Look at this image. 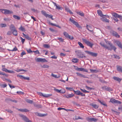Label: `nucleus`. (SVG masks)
Returning a JSON list of instances; mask_svg holds the SVG:
<instances>
[{"label": "nucleus", "mask_w": 122, "mask_h": 122, "mask_svg": "<svg viewBox=\"0 0 122 122\" xmlns=\"http://www.w3.org/2000/svg\"><path fill=\"white\" fill-rule=\"evenodd\" d=\"M107 42L108 43H107V45H108L107 46L106 49L111 51L112 49H113L114 51H115L116 48L114 46H113L112 43L110 41H108Z\"/></svg>", "instance_id": "obj_1"}, {"label": "nucleus", "mask_w": 122, "mask_h": 122, "mask_svg": "<svg viewBox=\"0 0 122 122\" xmlns=\"http://www.w3.org/2000/svg\"><path fill=\"white\" fill-rule=\"evenodd\" d=\"M82 40L88 46L92 48L93 46L94 45V44L92 42L87 40V39H82Z\"/></svg>", "instance_id": "obj_2"}, {"label": "nucleus", "mask_w": 122, "mask_h": 122, "mask_svg": "<svg viewBox=\"0 0 122 122\" xmlns=\"http://www.w3.org/2000/svg\"><path fill=\"white\" fill-rule=\"evenodd\" d=\"M76 55L78 58H83L85 57V56L83 54L81 51L78 50L75 51Z\"/></svg>", "instance_id": "obj_3"}, {"label": "nucleus", "mask_w": 122, "mask_h": 122, "mask_svg": "<svg viewBox=\"0 0 122 122\" xmlns=\"http://www.w3.org/2000/svg\"><path fill=\"white\" fill-rule=\"evenodd\" d=\"M0 10L5 14H11L13 13V12L12 11H10L7 9H0Z\"/></svg>", "instance_id": "obj_4"}, {"label": "nucleus", "mask_w": 122, "mask_h": 122, "mask_svg": "<svg viewBox=\"0 0 122 122\" xmlns=\"http://www.w3.org/2000/svg\"><path fill=\"white\" fill-rule=\"evenodd\" d=\"M41 13L47 18H51L52 20L53 19L52 18L53 16L52 15L47 14L45 11H41Z\"/></svg>", "instance_id": "obj_5"}, {"label": "nucleus", "mask_w": 122, "mask_h": 122, "mask_svg": "<svg viewBox=\"0 0 122 122\" xmlns=\"http://www.w3.org/2000/svg\"><path fill=\"white\" fill-rule=\"evenodd\" d=\"M37 93L38 95L41 96H42L45 97H48L52 95V94H43L41 92H37Z\"/></svg>", "instance_id": "obj_6"}, {"label": "nucleus", "mask_w": 122, "mask_h": 122, "mask_svg": "<svg viewBox=\"0 0 122 122\" xmlns=\"http://www.w3.org/2000/svg\"><path fill=\"white\" fill-rule=\"evenodd\" d=\"M69 20L72 23L75 25L77 28H80L81 27L78 23L74 20L71 19V18H70Z\"/></svg>", "instance_id": "obj_7"}, {"label": "nucleus", "mask_w": 122, "mask_h": 122, "mask_svg": "<svg viewBox=\"0 0 122 122\" xmlns=\"http://www.w3.org/2000/svg\"><path fill=\"white\" fill-rule=\"evenodd\" d=\"M63 34L65 37L71 40H72L73 39V37L72 36H70L66 32H64Z\"/></svg>", "instance_id": "obj_8"}, {"label": "nucleus", "mask_w": 122, "mask_h": 122, "mask_svg": "<svg viewBox=\"0 0 122 122\" xmlns=\"http://www.w3.org/2000/svg\"><path fill=\"white\" fill-rule=\"evenodd\" d=\"M36 60L38 62H47V61L45 58H38L36 59Z\"/></svg>", "instance_id": "obj_9"}, {"label": "nucleus", "mask_w": 122, "mask_h": 122, "mask_svg": "<svg viewBox=\"0 0 122 122\" xmlns=\"http://www.w3.org/2000/svg\"><path fill=\"white\" fill-rule=\"evenodd\" d=\"M102 88L103 90L106 91H108L109 92L112 91L113 90L112 89L106 86H103L102 87Z\"/></svg>", "instance_id": "obj_10"}, {"label": "nucleus", "mask_w": 122, "mask_h": 122, "mask_svg": "<svg viewBox=\"0 0 122 122\" xmlns=\"http://www.w3.org/2000/svg\"><path fill=\"white\" fill-rule=\"evenodd\" d=\"M85 52L87 54L96 57L97 56V53H93L88 51H85Z\"/></svg>", "instance_id": "obj_11"}, {"label": "nucleus", "mask_w": 122, "mask_h": 122, "mask_svg": "<svg viewBox=\"0 0 122 122\" xmlns=\"http://www.w3.org/2000/svg\"><path fill=\"white\" fill-rule=\"evenodd\" d=\"M110 101L113 103H116L120 104L121 103V102L116 100L115 99L113 98L111 99Z\"/></svg>", "instance_id": "obj_12"}, {"label": "nucleus", "mask_w": 122, "mask_h": 122, "mask_svg": "<svg viewBox=\"0 0 122 122\" xmlns=\"http://www.w3.org/2000/svg\"><path fill=\"white\" fill-rule=\"evenodd\" d=\"M86 29L92 32V33H93V30L92 28V26L86 25Z\"/></svg>", "instance_id": "obj_13"}, {"label": "nucleus", "mask_w": 122, "mask_h": 122, "mask_svg": "<svg viewBox=\"0 0 122 122\" xmlns=\"http://www.w3.org/2000/svg\"><path fill=\"white\" fill-rule=\"evenodd\" d=\"M22 119L26 122H32L31 121L29 120L28 118L22 115L21 116Z\"/></svg>", "instance_id": "obj_14"}, {"label": "nucleus", "mask_w": 122, "mask_h": 122, "mask_svg": "<svg viewBox=\"0 0 122 122\" xmlns=\"http://www.w3.org/2000/svg\"><path fill=\"white\" fill-rule=\"evenodd\" d=\"M116 43L117 45L119 47L122 49V45L121 44V42L118 41H117L115 42Z\"/></svg>", "instance_id": "obj_15"}, {"label": "nucleus", "mask_w": 122, "mask_h": 122, "mask_svg": "<svg viewBox=\"0 0 122 122\" xmlns=\"http://www.w3.org/2000/svg\"><path fill=\"white\" fill-rule=\"evenodd\" d=\"M22 34L23 35V36L26 39L30 41L31 40V38L28 35H25L24 33H23Z\"/></svg>", "instance_id": "obj_16"}, {"label": "nucleus", "mask_w": 122, "mask_h": 122, "mask_svg": "<svg viewBox=\"0 0 122 122\" xmlns=\"http://www.w3.org/2000/svg\"><path fill=\"white\" fill-rule=\"evenodd\" d=\"M9 28L11 31L16 29L15 27L12 24H11L9 27Z\"/></svg>", "instance_id": "obj_17"}, {"label": "nucleus", "mask_w": 122, "mask_h": 122, "mask_svg": "<svg viewBox=\"0 0 122 122\" xmlns=\"http://www.w3.org/2000/svg\"><path fill=\"white\" fill-rule=\"evenodd\" d=\"M76 73L77 74V75L81 77H82L84 78H86V76L84 75H82L80 73L78 72H76Z\"/></svg>", "instance_id": "obj_18"}, {"label": "nucleus", "mask_w": 122, "mask_h": 122, "mask_svg": "<svg viewBox=\"0 0 122 122\" xmlns=\"http://www.w3.org/2000/svg\"><path fill=\"white\" fill-rule=\"evenodd\" d=\"M117 70L121 72H122V67L118 66H117Z\"/></svg>", "instance_id": "obj_19"}, {"label": "nucleus", "mask_w": 122, "mask_h": 122, "mask_svg": "<svg viewBox=\"0 0 122 122\" xmlns=\"http://www.w3.org/2000/svg\"><path fill=\"white\" fill-rule=\"evenodd\" d=\"M113 79L119 82H120L122 80L121 79L119 78V77H117L116 76L113 77Z\"/></svg>", "instance_id": "obj_20"}, {"label": "nucleus", "mask_w": 122, "mask_h": 122, "mask_svg": "<svg viewBox=\"0 0 122 122\" xmlns=\"http://www.w3.org/2000/svg\"><path fill=\"white\" fill-rule=\"evenodd\" d=\"M97 101L99 103H100L101 104L105 106H106L107 107V105L103 101H101L99 99H98L97 100Z\"/></svg>", "instance_id": "obj_21"}, {"label": "nucleus", "mask_w": 122, "mask_h": 122, "mask_svg": "<svg viewBox=\"0 0 122 122\" xmlns=\"http://www.w3.org/2000/svg\"><path fill=\"white\" fill-rule=\"evenodd\" d=\"M97 13L98 15H99L100 16L102 17L103 16H106V15H103L102 14V12L100 10H97Z\"/></svg>", "instance_id": "obj_22"}, {"label": "nucleus", "mask_w": 122, "mask_h": 122, "mask_svg": "<svg viewBox=\"0 0 122 122\" xmlns=\"http://www.w3.org/2000/svg\"><path fill=\"white\" fill-rule=\"evenodd\" d=\"M51 76L55 78H58L60 77L61 76L59 75H56L52 73L51 74Z\"/></svg>", "instance_id": "obj_23"}, {"label": "nucleus", "mask_w": 122, "mask_h": 122, "mask_svg": "<svg viewBox=\"0 0 122 122\" xmlns=\"http://www.w3.org/2000/svg\"><path fill=\"white\" fill-rule=\"evenodd\" d=\"M12 33L15 36H17L18 35V32L17 30L16 29L12 31Z\"/></svg>", "instance_id": "obj_24"}, {"label": "nucleus", "mask_w": 122, "mask_h": 122, "mask_svg": "<svg viewBox=\"0 0 122 122\" xmlns=\"http://www.w3.org/2000/svg\"><path fill=\"white\" fill-rule=\"evenodd\" d=\"M112 34L113 36H115L119 38V36L117 32H116L113 31L112 33Z\"/></svg>", "instance_id": "obj_25"}, {"label": "nucleus", "mask_w": 122, "mask_h": 122, "mask_svg": "<svg viewBox=\"0 0 122 122\" xmlns=\"http://www.w3.org/2000/svg\"><path fill=\"white\" fill-rule=\"evenodd\" d=\"M112 15L115 18H118L119 15L117 14L114 12L112 14Z\"/></svg>", "instance_id": "obj_26"}, {"label": "nucleus", "mask_w": 122, "mask_h": 122, "mask_svg": "<svg viewBox=\"0 0 122 122\" xmlns=\"http://www.w3.org/2000/svg\"><path fill=\"white\" fill-rule=\"evenodd\" d=\"M102 20L103 21L105 22H109V20L107 19L106 18L103 17L101 18Z\"/></svg>", "instance_id": "obj_27"}, {"label": "nucleus", "mask_w": 122, "mask_h": 122, "mask_svg": "<svg viewBox=\"0 0 122 122\" xmlns=\"http://www.w3.org/2000/svg\"><path fill=\"white\" fill-rule=\"evenodd\" d=\"M36 114L39 116L41 117H42L46 115L44 114H42L40 113H36Z\"/></svg>", "instance_id": "obj_28"}, {"label": "nucleus", "mask_w": 122, "mask_h": 122, "mask_svg": "<svg viewBox=\"0 0 122 122\" xmlns=\"http://www.w3.org/2000/svg\"><path fill=\"white\" fill-rule=\"evenodd\" d=\"M78 59L76 58H74L72 60V62L75 63H77L78 61Z\"/></svg>", "instance_id": "obj_29"}, {"label": "nucleus", "mask_w": 122, "mask_h": 122, "mask_svg": "<svg viewBox=\"0 0 122 122\" xmlns=\"http://www.w3.org/2000/svg\"><path fill=\"white\" fill-rule=\"evenodd\" d=\"M19 110L22 112H27L29 111L28 110L26 109H19Z\"/></svg>", "instance_id": "obj_30"}, {"label": "nucleus", "mask_w": 122, "mask_h": 122, "mask_svg": "<svg viewBox=\"0 0 122 122\" xmlns=\"http://www.w3.org/2000/svg\"><path fill=\"white\" fill-rule=\"evenodd\" d=\"M100 44L103 47L106 49L107 46L104 43V42H101L100 43Z\"/></svg>", "instance_id": "obj_31"}, {"label": "nucleus", "mask_w": 122, "mask_h": 122, "mask_svg": "<svg viewBox=\"0 0 122 122\" xmlns=\"http://www.w3.org/2000/svg\"><path fill=\"white\" fill-rule=\"evenodd\" d=\"M74 96V95L73 94H70L68 95H65V96L67 98H69L72 97Z\"/></svg>", "instance_id": "obj_32"}, {"label": "nucleus", "mask_w": 122, "mask_h": 122, "mask_svg": "<svg viewBox=\"0 0 122 122\" xmlns=\"http://www.w3.org/2000/svg\"><path fill=\"white\" fill-rule=\"evenodd\" d=\"M74 92H75L76 94L77 95H80L81 92L80 91H75L73 90Z\"/></svg>", "instance_id": "obj_33"}, {"label": "nucleus", "mask_w": 122, "mask_h": 122, "mask_svg": "<svg viewBox=\"0 0 122 122\" xmlns=\"http://www.w3.org/2000/svg\"><path fill=\"white\" fill-rule=\"evenodd\" d=\"M78 44L80 46V47L82 48H83L84 47V46L80 42H78Z\"/></svg>", "instance_id": "obj_34"}, {"label": "nucleus", "mask_w": 122, "mask_h": 122, "mask_svg": "<svg viewBox=\"0 0 122 122\" xmlns=\"http://www.w3.org/2000/svg\"><path fill=\"white\" fill-rule=\"evenodd\" d=\"M19 30L22 31H25V29L23 27L22 25H21L20 27L19 28Z\"/></svg>", "instance_id": "obj_35"}, {"label": "nucleus", "mask_w": 122, "mask_h": 122, "mask_svg": "<svg viewBox=\"0 0 122 122\" xmlns=\"http://www.w3.org/2000/svg\"><path fill=\"white\" fill-rule=\"evenodd\" d=\"M50 24L52 26H56L57 27H58L59 28H61V27H60V26H59V25H55V24H53L52 23H50Z\"/></svg>", "instance_id": "obj_36"}, {"label": "nucleus", "mask_w": 122, "mask_h": 122, "mask_svg": "<svg viewBox=\"0 0 122 122\" xmlns=\"http://www.w3.org/2000/svg\"><path fill=\"white\" fill-rule=\"evenodd\" d=\"M49 66L47 65L44 64L43 65V66H41V67L43 68H49Z\"/></svg>", "instance_id": "obj_37"}, {"label": "nucleus", "mask_w": 122, "mask_h": 122, "mask_svg": "<svg viewBox=\"0 0 122 122\" xmlns=\"http://www.w3.org/2000/svg\"><path fill=\"white\" fill-rule=\"evenodd\" d=\"M13 17L15 19H17L18 20H19L20 19V17L19 16L15 15H13Z\"/></svg>", "instance_id": "obj_38"}, {"label": "nucleus", "mask_w": 122, "mask_h": 122, "mask_svg": "<svg viewBox=\"0 0 122 122\" xmlns=\"http://www.w3.org/2000/svg\"><path fill=\"white\" fill-rule=\"evenodd\" d=\"M114 56L115 58H116L118 59H119L120 58L119 56L117 55H112V56Z\"/></svg>", "instance_id": "obj_39"}, {"label": "nucleus", "mask_w": 122, "mask_h": 122, "mask_svg": "<svg viewBox=\"0 0 122 122\" xmlns=\"http://www.w3.org/2000/svg\"><path fill=\"white\" fill-rule=\"evenodd\" d=\"M77 13V14L80 15L81 16H84V13L81 11L79 12V13Z\"/></svg>", "instance_id": "obj_40"}, {"label": "nucleus", "mask_w": 122, "mask_h": 122, "mask_svg": "<svg viewBox=\"0 0 122 122\" xmlns=\"http://www.w3.org/2000/svg\"><path fill=\"white\" fill-rule=\"evenodd\" d=\"M26 102L29 103L31 104L33 102V101L29 100L28 99L26 100Z\"/></svg>", "instance_id": "obj_41"}, {"label": "nucleus", "mask_w": 122, "mask_h": 122, "mask_svg": "<svg viewBox=\"0 0 122 122\" xmlns=\"http://www.w3.org/2000/svg\"><path fill=\"white\" fill-rule=\"evenodd\" d=\"M16 71L17 72H19L21 71H23L25 72H26L27 71L26 70L22 69H17Z\"/></svg>", "instance_id": "obj_42"}, {"label": "nucleus", "mask_w": 122, "mask_h": 122, "mask_svg": "<svg viewBox=\"0 0 122 122\" xmlns=\"http://www.w3.org/2000/svg\"><path fill=\"white\" fill-rule=\"evenodd\" d=\"M92 106L93 107L96 109L97 108L99 107L98 105L96 104H93L92 105Z\"/></svg>", "instance_id": "obj_43"}, {"label": "nucleus", "mask_w": 122, "mask_h": 122, "mask_svg": "<svg viewBox=\"0 0 122 122\" xmlns=\"http://www.w3.org/2000/svg\"><path fill=\"white\" fill-rule=\"evenodd\" d=\"M76 70L78 71H82L83 70V68H78L77 67L76 69Z\"/></svg>", "instance_id": "obj_44"}, {"label": "nucleus", "mask_w": 122, "mask_h": 122, "mask_svg": "<svg viewBox=\"0 0 122 122\" xmlns=\"http://www.w3.org/2000/svg\"><path fill=\"white\" fill-rule=\"evenodd\" d=\"M6 26V25L5 24H1L0 25V26L2 28L5 27Z\"/></svg>", "instance_id": "obj_45"}, {"label": "nucleus", "mask_w": 122, "mask_h": 122, "mask_svg": "<svg viewBox=\"0 0 122 122\" xmlns=\"http://www.w3.org/2000/svg\"><path fill=\"white\" fill-rule=\"evenodd\" d=\"M43 46L45 48H49L50 47V46L49 45L46 44H44Z\"/></svg>", "instance_id": "obj_46"}, {"label": "nucleus", "mask_w": 122, "mask_h": 122, "mask_svg": "<svg viewBox=\"0 0 122 122\" xmlns=\"http://www.w3.org/2000/svg\"><path fill=\"white\" fill-rule=\"evenodd\" d=\"M34 106L38 108H41L42 107L39 104H36L34 105Z\"/></svg>", "instance_id": "obj_47"}, {"label": "nucleus", "mask_w": 122, "mask_h": 122, "mask_svg": "<svg viewBox=\"0 0 122 122\" xmlns=\"http://www.w3.org/2000/svg\"><path fill=\"white\" fill-rule=\"evenodd\" d=\"M80 90L81 91H82L83 92L86 93H88L89 92L87 91L86 90H85L84 89H82L81 88L80 89Z\"/></svg>", "instance_id": "obj_48"}, {"label": "nucleus", "mask_w": 122, "mask_h": 122, "mask_svg": "<svg viewBox=\"0 0 122 122\" xmlns=\"http://www.w3.org/2000/svg\"><path fill=\"white\" fill-rule=\"evenodd\" d=\"M32 52H34L36 54H40V52L38 50H37L36 51H32Z\"/></svg>", "instance_id": "obj_49"}, {"label": "nucleus", "mask_w": 122, "mask_h": 122, "mask_svg": "<svg viewBox=\"0 0 122 122\" xmlns=\"http://www.w3.org/2000/svg\"><path fill=\"white\" fill-rule=\"evenodd\" d=\"M7 72H8L9 73H15V72L14 71L11 70H8Z\"/></svg>", "instance_id": "obj_50"}, {"label": "nucleus", "mask_w": 122, "mask_h": 122, "mask_svg": "<svg viewBox=\"0 0 122 122\" xmlns=\"http://www.w3.org/2000/svg\"><path fill=\"white\" fill-rule=\"evenodd\" d=\"M20 38L21 40V42H22V43L23 44L25 41V39L23 38H22L21 36L20 37Z\"/></svg>", "instance_id": "obj_51"}, {"label": "nucleus", "mask_w": 122, "mask_h": 122, "mask_svg": "<svg viewBox=\"0 0 122 122\" xmlns=\"http://www.w3.org/2000/svg\"><path fill=\"white\" fill-rule=\"evenodd\" d=\"M17 76L18 77H19L21 79H24V77L22 75H17Z\"/></svg>", "instance_id": "obj_52"}, {"label": "nucleus", "mask_w": 122, "mask_h": 122, "mask_svg": "<svg viewBox=\"0 0 122 122\" xmlns=\"http://www.w3.org/2000/svg\"><path fill=\"white\" fill-rule=\"evenodd\" d=\"M26 54V53L25 52L23 51L20 54V56L21 57H22L24 55Z\"/></svg>", "instance_id": "obj_53"}, {"label": "nucleus", "mask_w": 122, "mask_h": 122, "mask_svg": "<svg viewBox=\"0 0 122 122\" xmlns=\"http://www.w3.org/2000/svg\"><path fill=\"white\" fill-rule=\"evenodd\" d=\"M86 119L89 122H92V118L87 117Z\"/></svg>", "instance_id": "obj_54"}, {"label": "nucleus", "mask_w": 122, "mask_h": 122, "mask_svg": "<svg viewBox=\"0 0 122 122\" xmlns=\"http://www.w3.org/2000/svg\"><path fill=\"white\" fill-rule=\"evenodd\" d=\"M12 33V31L11 30V31H9L7 32V35H10Z\"/></svg>", "instance_id": "obj_55"}, {"label": "nucleus", "mask_w": 122, "mask_h": 122, "mask_svg": "<svg viewBox=\"0 0 122 122\" xmlns=\"http://www.w3.org/2000/svg\"><path fill=\"white\" fill-rule=\"evenodd\" d=\"M58 39L60 41L63 42L64 41V39L62 38H58Z\"/></svg>", "instance_id": "obj_56"}, {"label": "nucleus", "mask_w": 122, "mask_h": 122, "mask_svg": "<svg viewBox=\"0 0 122 122\" xmlns=\"http://www.w3.org/2000/svg\"><path fill=\"white\" fill-rule=\"evenodd\" d=\"M56 9H57L61 10V8L60 7L59 5H57L56 6Z\"/></svg>", "instance_id": "obj_57"}, {"label": "nucleus", "mask_w": 122, "mask_h": 122, "mask_svg": "<svg viewBox=\"0 0 122 122\" xmlns=\"http://www.w3.org/2000/svg\"><path fill=\"white\" fill-rule=\"evenodd\" d=\"M61 90V91H60V93H63L65 92V90L64 89H62L61 90Z\"/></svg>", "instance_id": "obj_58"}, {"label": "nucleus", "mask_w": 122, "mask_h": 122, "mask_svg": "<svg viewBox=\"0 0 122 122\" xmlns=\"http://www.w3.org/2000/svg\"><path fill=\"white\" fill-rule=\"evenodd\" d=\"M66 89L68 90H70V91H71V90L73 89V88L71 87H66Z\"/></svg>", "instance_id": "obj_59"}, {"label": "nucleus", "mask_w": 122, "mask_h": 122, "mask_svg": "<svg viewBox=\"0 0 122 122\" xmlns=\"http://www.w3.org/2000/svg\"><path fill=\"white\" fill-rule=\"evenodd\" d=\"M54 90L55 91L58 92V93H60V91L61 90H59L58 89L54 88Z\"/></svg>", "instance_id": "obj_60"}, {"label": "nucleus", "mask_w": 122, "mask_h": 122, "mask_svg": "<svg viewBox=\"0 0 122 122\" xmlns=\"http://www.w3.org/2000/svg\"><path fill=\"white\" fill-rule=\"evenodd\" d=\"M7 86V85L6 84H2L1 86L3 88H5Z\"/></svg>", "instance_id": "obj_61"}, {"label": "nucleus", "mask_w": 122, "mask_h": 122, "mask_svg": "<svg viewBox=\"0 0 122 122\" xmlns=\"http://www.w3.org/2000/svg\"><path fill=\"white\" fill-rule=\"evenodd\" d=\"M97 119L95 118H92V122L93 121L94 122H97Z\"/></svg>", "instance_id": "obj_62"}, {"label": "nucleus", "mask_w": 122, "mask_h": 122, "mask_svg": "<svg viewBox=\"0 0 122 122\" xmlns=\"http://www.w3.org/2000/svg\"><path fill=\"white\" fill-rule=\"evenodd\" d=\"M2 70V71H5L6 72H7L8 70L6 68H3Z\"/></svg>", "instance_id": "obj_63"}, {"label": "nucleus", "mask_w": 122, "mask_h": 122, "mask_svg": "<svg viewBox=\"0 0 122 122\" xmlns=\"http://www.w3.org/2000/svg\"><path fill=\"white\" fill-rule=\"evenodd\" d=\"M17 50V48L16 47H15L12 50H11V51H16Z\"/></svg>", "instance_id": "obj_64"}]
</instances>
